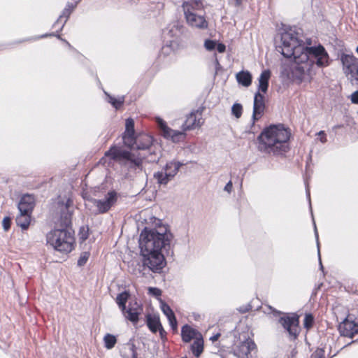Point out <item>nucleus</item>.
Returning a JSON list of instances; mask_svg holds the SVG:
<instances>
[{
	"label": "nucleus",
	"mask_w": 358,
	"mask_h": 358,
	"mask_svg": "<svg viewBox=\"0 0 358 358\" xmlns=\"http://www.w3.org/2000/svg\"><path fill=\"white\" fill-rule=\"evenodd\" d=\"M159 127L162 132V136L166 138H170L173 142H179L185 137V131H180L169 128L162 120L159 121Z\"/></svg>",
	"instance_id": "nucleus-13"
},
{
	"label": "nucleus",
	"mask_w": 358,
	"mask_h": 358,
	"mask_svg": "<svg viewBox=\"0 0 358 358\" xmlns=\"http://www.w3.org/2000/svg\"><path fill=\"white\" fill-rule=\"evenodd\" d=\"M315 64L319 67L327 66L329 64V55L321 45L315 46Z\"/></svg>",
	"instance_id": "nucleus-16"
},
{
	"label": "nucleus",
	"mask_w": 358,
	"mask_h": 358,
	"mask_svg": "<svg viewBox=\"0 0 358 358\" xmlns=\"http://www.w3.org/2000/svg\"><path fill=\"white\" fill-rule=\"evenodd\" d=\"M161 309L169 320V324L173 330L177 329V320L170 306L164 301H161Z\"/></svg>",
	"instance_id": "nucleus-21"
},
{
	"label": "nucleus",
	"mask_w": 358,
	"mask_h": 358,
	"mask_svg": "<svg viewBox=\"0 0 358 358\" xmlns=\"http://www.w3.org/2000/svg\"><path fill=\"white\" fill-rule=\"evenodd\" d=\"M290 132L282 125H271L259 136L261 149L268 153L282 155L289 150L288 140Z\"/></svg>",
	"instance_id": "nucleus-3"
},
{
	"label": "nucleus",
	"mask_w": 358,
	"mask_h": 358,
	"mask_svg": "<svg viewBox=\"0 0 358 358\" xmlns=\"http://www.w3.org/2000/svg\"><path fill=\"white\" fill-rule=\"evenodd\" d=\"M117 201V194L115 191H110L107 193L103 199H93L92 200L94 205L97 208V211L100 214L107 213Z\"/></svg>",
	"instance_id": "nucleus-6"
},
{
	"label": "nucleus",
	"mask_w": 358,
	"mask_h": 358,
	"mask_svg": "<svg viewBox=\"0 0 358 358\" xmlns=\"http://www.w3.org/2000/svg\"><path fill=\"white\" fill-rule=\"evenodd\" d=\"M310 167V164L308 163L306 168V179H305V183H306V194L307 197L309 201V206H310V214L312 216V219L313 220V211L312 210V206H311V200H310V187H309V180L310 178V176H308V169Z\"/></svg>",
	"instance_id": "nucleus-33"
},
{
	"label": "nucleus",
	"mask_w": 358,
	"mask_h": 358,
	"mask_svg": "<svg viewBox=\"0 0 358 358\" xmlns=\"http://www.w3.org/2000/svg\"><path fill=\"white\" fill-rule=\"evenodd\" d=\"M35 206V198L32 194L23 195L18 203L19 212L31 214Z\"/></svg>",
	"instance_id": "nucleus-17"
},
{
	"label": "nucleus",
	"mask_w": 358,
	"mask_h": 358,
	"mask_svg": "<svg viewBox=\"0 0 358 358\" xmlns=\"http://www.w3.org/2000/svg\"><path fill=\"white\" fill-rule=\"evenodd\" d=\"M313 322V316L312 314H307L306 315L305 320H304V327L306 329H309L311 327L312 324Z\"/></svg>",
	"instance_id": "nucleus-40"
},
{
	"label": "nucleus",
	"mask_w": 358,
	"mask_h": 358,
	"mask_svg": "<svg viewBox=\"0 0 358 358\" xmlns=\"http://www.w3.org/2000/svg\"><path fill=\"white\" fill-rule=\"evenodd\" d=\"M158 331H159L161 337L163 338L164 334H165V331L164 330L162 326L158 329Z\"/></svg>",
	"instance_id": "nucleus-52"
},
{
	"label": "nucleus",
	"mask_w": 358,
	"mask_h": 358,
	"mask_svg": "<svg viewBox=\"0 0 358 358\" xmlns=\"http://www.w3.org/2000/svg\"><path fill=\"white\" fill-rule=\"evenodd\" d=\"M265 108L264 103V96L260 94L259 92H257L255 94L254 97V104H253V113H252V120L255 122L258 120L262 115L264 110Z\"/></svg>",
	"instance_id": "nucleus-15"
},
{
	"label": "nucleus",
	"mask_w": 358,
	"mask_h": 358,
	"mask_svg": "<svg viewBox=\"0 0 358 358\" xmlns=\"http://www.w3.org/2000/svg\"><path fill=\"white\" fill-rule=\"evenodd\" d=\"M224 189V191H226V192H227L229 193H230L231 192V189H232V182H231V181H229L226 184Z\"/></svg>",
	"instance_id": "nucleus-48"
},
{
	"label": "nucleus",
	"mask_w": 358,
	"mask_h": 358,
	"mask_svg": "<svg viewBox=\"0 0 358 358\" xmlns=\"http://www.w3.org/2000/svg\"><path fill=\"white\" fill-rule=\"evenodd\" d=\"M153 139L150 136L147 134H143L134 138V142L129 146L131 148H136L139 150H150L152 145Z\"/></svg>",
	"instance_id": "nucleus-18"
},
{
	"label": "nucleus",
	"mask_w": 358,
	"mask_h": 358,
	"mask_svg": "<svg viewBox=\"0 0 358 358\" xmlns=\"http://www.w3.org/2000/svg\"><path fill=\"white\" fill-rule=\"evenodd\" d=\"M70 13H71V10L70 8H66L64 10H63V13L62 14L59 16V17L58 18L57 21V23L60 20H62L64 17H66V20H65V22L66 21L67 18L69 17L70 15Z\"/></svg>",
	"instance_id": "nucleus-42"
},
{
	"label": "nucleus",
	"mask_w": 358,
	"mask_h": 358,
	"mask_svg": "<svg viewBox=\"0 0 358 358\" xmlns=\"http://www.w3.org/2000/svg\"><path fill=\"white\" fill-rule=\"evenodd\" d=\"M173 238V234L165 226L145 227L139 237L143 266L153 272H159L166 265L164 253L169 252Z\"/></svg>",
	"instance_id": "nucleus-2"
},
{
	"label": "nucleus",
	"mask_w": 358,
	"mask_h": 358,
	"mask_svg": "<svg viewBox=\"0 0 358 358\" xmlns=\"http://www.w3.org/2000/svg\"><path fill=\"white\" fill-rule=\"evenodd\" d=\"M313 355H311L310 358H312V357H313Z\"/></svg>",
	"instance_id": "nucleus-55"
},
{
	"label": "nucleus",
	"mask_w": 358,
	"mask_h": 358,
	"mask_svg": "<svg viewBox=\"0 0 358 358\" xmlns=\"http://www.w3.org/2000/svg\"><path fill=\"white\" fill-rule=\"evenodd\" d=\"M234 6L239 7L242 4L243 0H229Z\"/></svg>",
	"instance_id": "nucleus-49"
},
{
	"label": "nucleus",
	"mask_w": 358,
	"mask_h": 358,
	"mask_svg": "<svg viewBox=\"0 0 358 358\" xmlns=\"http://www.w3.org/2000/svg\"><path fill=\"white\" fill-rule=\"evenodd\" d=\"M271 77V71L264 70L262 72L259 78V90L263 93H266L268 87V80Z\"/></svg>",
	"instance_id": "nucleus-24"
},
{
	"label": "nucleus",
	"mask_w": 358,
	"mask_h": 358,
	"mask_svg": "<svg viewBox=\"0 0 358 358\" xmlns=\"http://www.w3.org/2000/svg\"><path fill=\"white\" fill-rule=\"evenodd\" d=\"M317 136V140H319L321 143H324L327 141L326 134L323 131H320Z\"/></svg>",
	"instance_id": "nucleus-44"
},
{
	"label": "nucleus",
	"mask_w": 358,
	"mask_h": 358,
	"mask_svg": "<svg viewBox=\"0 0 358 358\" xmlns=\"http://www.w3.org/2000/svg\"><path fill=\"white\" fill-rule=\"evenodd\" d=\"M315 358H325L324 351L322 349H317L315 354Z\"/></svg>",
	"instance_id": "nucleus-46"
},
{
	"label": "nucleus",
	"mask_w": 358,
	"mask_h": 358,
	"mask_svg": "<svg viewBox=\"0 0 358 358\" xmlns=\"http://www.w3.org/2000/svg\"><path fill=\"white\" fill-rule=\"evenodd\" d=\"M350 100L353 103H358V90L355 91L351 94Z\"/></svg>",
	"instance_id": "nucleus-45"
},
{
	"label": "nucleus",
	"mask_w": 358,
	"mask_h": 358,
	"mask_svg": "<svg viewBox=\"0 0 358 358\" xmlns=\"http://www.w3.org/2000/svg\"><path fill=\"white\" fill-rule=\"evenodd\" d=\"M181 358H187L186 357H181Z\"/></svg>",
	"instance_id": "nucleus-56"
},
{
	"label": "nucleus",
	"mask_w": 358,
	"mask_h": 358,
	"mask_svg": "<svg viewBox=\"0 0 358 358\" xmlns=\"http://www.w3.org/2000/svg\"><path fill=\"white\" fill-rule=\"evenodd\" d=\"M216 48H217V50L219 52H220V53H222V52H225L226 46L223 43H218V44H217L216 45Z\"/></svg>",
	"instance_id": "nucleus-47"
},
{
	"label": "nucleus",
	"mask_w": 358,
	"mask_h": 358,
	"mask_svg": "<svg viewBox=\"0 0 358 358\" xmlns=\"http://www.w3.org/2000/svg\"><path fill=\"white\" fill-rule=\"evenodd\" d=\"M154 178L160 185H166L171 180V179L168 177V174L164 171V169L162 171L155 172L154 173Z\"/></svg>",
	"instance_id": "nucleus-31"
},
{
	"label": "nucleus",
	"mask_w": 358,
	"mask_h": 358,
	"mask_svg": "<svg viewBox=\"0 0 358 358\" xmlns=\"http://www.w3.org/2000/svg\"><path fill=\"white\" fill-rule=\"evenodd\" d=\"M31 214L20 212L15 219L17 225L20 227L23 230L27 229L31 222Z\"/></svg>",
	"instance_id": "nucleus-25"
},
{
	"label": "nucleus",
	"mask_w": 358,
	"mask_h": 358,
	"mask_svg": "<svg viewBox=\"0 0 358 358\" xmlns=\"http://www.w3.org/2000/svg\"><path fill=\"white\" fill-rule=\"evenodd\" d=\"M185 16L204 12V6L201 0H188L182 3Z\"/></svg>",
	"instance_id": "nucleus-12"
},
{
	"label": "nucleus",
	"mask_w": 358,
	"mask_h": 358,
	"mask_svg": "<svg viewBox=\"0 0 358 358\" xmlns=\"http://www.w3.org/2000/svg\"><path fill=\"white\" fill-rule=\"evenodd\" d=\"M72 201L68 199L66 205V211L61 214L60 224L62 229H69V227L71 224V213L69 210V207Z\"/></svg>",
	"instance_id": "nucleus-23"
},
{
	"label": "nucleus",
	"mask_w": 358,
	"mask_h": 358,
	"mask_svg": "<svg viewBox=\"0 0 358 358\" xmlns=\"http://www.w3.org/2000/svg\"><path fill=\"white\" fill-rule=\"evenodd\" d=\"M146 324L150 330L156 333L158 329L162 327L159 317L156 315H151L150 314L146 316Z\"/></svg>",
	"instance_id": "nucleus-26"
},
{
	"label": "nucleus",
	"mask_w": 358,
	"mask_h": 358,
	"mask_svg": "<svg viewBox=\"0 0 358 358\" xmlns=\"http://www.w3.org/2000/svg\"><path fill=\"white\" fill-rule=\"evenodd\" d=\"M256 349V344L248 338L241 342L234 350V355L237 358H252V352Z\"/></svg>",
	"instance_id": "nucleus-9"
},
{
	"label": "nucleus",
	"mask_w": 358,
	"mask_h": 358,
	"mask_svg": "<svg viewBox=\"0 0 358 358\" xmlns=\"http://www.w3.org/2000/svg\"><path fill=\"white\" fill-rule=\"evenodd\" d=\"M204 107H200L196 110L192 111L187 116L182 126L183 131L192 130L201 127L204 121L202 119V113Z\"/></svg>",
	"instance_id": "nucleus-8"
},
{
	"label": "nucleus",
	"mask_w": 358,
	"mask_h": 358,
	"mask_svg": "<svg viewBox=\"0 0 358 358\" xmlns=\"http://www.w3.org/2000/svg\"><path fill=\"white\" fill-rule=\"evenodd\" d=\"M103 341L105 347L107 349H112L117 343V339L115 336L110 334H107L105 335L103 338Z\"/></svg>",
	"instance_id": "nucleus-34"
},
{
	"label": "nucleus",
	"mask_w": 358,
	"mask_h": 358,
	"mask_svg": "<svg viewBox=\"0 0 358 358\" xmlns=\"http://www.w3.org/2000/svg\"><path fill=\"white\" fill-rule=\"evenodd\" d=\"M309 159L311 162V156L310 155H309Z\"/></svg>",
	"instance_id": "nucleus-54"
},
{
	"label": "nucleus",
	"mask_w": 358,
	"mask_h": 358,
	"mask_svg": "<svg viewBox=\"0 0 358 358\" xmlns=\"http://www.w3.org/2000/svg\"><path fill=\"white\" fill-rule=\"evenodd\" d=\"M220 336V334H217L214 336H213L211 338H210V340L212 341H215L217 340H218L219 337Z\"/></svg>",
	"instance_id": "nucleus-51"
},
{
	"label": "nucleus",
	"mask_w": 358,
	"mask_h": 358,
	"mask_svg": "<svg viewBox=\"0 0 358 358\" xmlns=\"http://www.w3.org/2000/svg\"><path fill=\"white\" fill-rule=\"evenodd\" d=\"M80 238L84 241L88 238L89 236V229L88 227H83L80 229L79 233Z\"/></svg>",
	"instance_id": "nucleus-39"
},
{
	"label": "nucleus",
	"mask_w": 358,
	"mask_h": 358,
	"mask_svg": "<svg viewBox=\"0 0 358 358\" xmlns=\"http://www.w3.org/2000/svg\"><path fill=\"white\" fill-rule=\"evenodd\" d=\"M105 155L110 157L129 171L139 172L143 170L142 164L145 156H141V153L136 155L120 148H112L105 153Z\"/></svg>",
	"instance_id": "nucleus-4"
},
{
	"label": "nucleus",
	"mask_w": 358,
	"mask_h": 358,
	"mask_svg": "<svg viewBox=\"0 0 358 358\" xmlns=\"http://www.w3.org/2000/svg\"><path fill=\"white\" fill-rule=\"evenodd\" d=\"M148 290L149 293L155 296H159L162 294V291L156 287H150Z\"/></svg>",
	"instance_id": "nucleus-43"
},
{
	"label": "nucleus",
	"mask_w": 358,
	"mask_h": 358,
	"mask_svg": "<svg viewBox=\"0 0 358 358\" xmlns=\"http://www.w3.org/2000/svg\"><path fill=\"white\" fill-rule=\"evenodd\" d=\"M130 296V294L127 291L122 292L117 294L116 297V303H117L122 313H125L126 303Z\"/></svg>",
	"instance_id": "nucleus-29"
},
{
	"label": "nucleus",
	"mask_w": 358,
	"mask_h": 358,
	"mask_svg": "<svg viewBox=\"0 0 358 358\" xmlns=\"http://www.w3.org/2000/svg\"><path fill=\"white\" fill-rule=\"evenodd\" d=\"M318 257H319L320 268H321L322 270H323V266H322V262H321L320 252V249L319 248H318Z\"/></svg>",
	"instance_id": "nucleus-53"
},
{
	"label": "nucleus",
	"mask_w": 358,
	"mask_h": 358,
	"mask_svg": "<svg viewBox=\"0 0 358 358\" xmlns=\"http://www.w3.org/2000/svg\"><path fill=\"white\" fill-rule=\"evenodd\" d=\"M11 220L9 217H5L2 221L3 228L5 231H8L10 227Z\"/></svg>",
	"instance_id": "nucleus-41"
},
{
	"label": "nucleus",
	"mask_w": 358,
	"mask_h": 358,
	"mask_svg": "<svg viewBox=\"0 0 358 358\" xmlns=\"http://www.w3.org/2000/svg\"><path fill=\"white\" fill-rule=\"evenodd\" d=\"M191 350L194 355L199 357L203 351V341L202 338H196L191 345Z\"/></svg>",
	"instance_id": "nucleus-30"
},
{
	"label": "nucleus",
	"mask_w": 358,
	"mask_h": 358,
	"mask_svg": "<svg viewBox=\"0 0 358 358\" xmlns=\"http://www.w3.org/2000/svg\"><path fill=\"white\" fill-rule=\"evenodd\" d=\"M143 310L142 306L136 301H131L128 308L126 307L125 313H122L126 319L136 324L138 321L139 315Z\"/></svg>",
	"instance_id": "nucleus-14"
},
{
	"label": "nucleus",
	"mask_w": 358,
	"mask_h": 358,
	"mask_svg": "<svg viewBox=\"0 0 358 358\" xmlns=\"http://www.w3.org/2000/svg\"><path fill=\"white\" fill-rule=\"evenodd\" d=\"M216 41L210 39H207L204 42V47L209 51L213 50L216 48Z\"/></svg>",
	"instance_id": "nucleus-38"
},
{
	"label": "nucleus",
	"mask_w": 358,
	"mask_h": 358,
	"mask_svg": "<svg viewBox=\"0 0 358 358\" xmlns=\"http://www.w3.org/2000/svg\"><path fill=\"white\" fill-rule=\"evenodd\" d=\"M184 165L183 163L177 161H171L164 166V170L167 173L168 177L171 180L173 179L175 176L178 173L181 166Z\"/></svg>",
	"instance_id": "nucleus-22"
},
{
	"label": "nucleus",
	"mask_w": 358,
	"mask_h": 358,
	"mask_svg": "<svg viewBox=\"0 0 358 358\" xmlns=\"http://www.w3.org/2000/svg\"><path fill=\"white\" fill-rule=\"evenodd\" d=\"M279 323L288 331L292 339H295L299 333V317L293 315L280 317Z\"/></svg>",
	"instance_id": "nucleus-10"
},
{
	"label": "nucleus",
	"mask_w": 358,
	"mask_h": 358,
	"mask_svg": "<svg viewBox=\"0 0 358 358\" xmlns=\"http://www.w3.org/2000/svg\"><path fill=\"white\" fill-rule=\"evenodd\" d=\"M341 61L344 74L352 80L358 71V59L351 55L343 54Z\"/></svg>",
	"instance_id": "nucleus-7"
},
{
	"label": "nucleus",
	"mask_w": 358,
	"mask_h": 358,
	"mask_svg": "<svg viewBox=\"0 0 358 358\" xmlns=\"http://www.w3.org/2000/svg\"><path fill=\"white\" fill-rule=\"evenodd\" d=\"M236 77L238 83L244 87H248L252 83V75L249 71H240Z\"/></svg>",
	"instance_id": "nucleus-27"
},
{
	"label": "nucleus",
	"mask_w": 358,
	"mask_h": 358,
	"mask_svg": "<svg viewBox=\"0 0 358 358\" xmlns=\"http://www.w3.org/2000/svg\"><path fill=\"white\" fill-rule=\"evenodd\" d=\"M109 97V102L113 105V107H115L116 109L120 108L124 101V96L120 97L118 99H115L114 97H112L110 96H108Z\"/></svg>",
	"instance_id": "nucleus-35"
},
{
	"label": "nucleus",
	"mask_w": 358,
	"mask_h": 358,
	"mask_svg": "<svg viewBox=\"0 0 358 358\" xmlns=\"http://www.w3.org/2000/svg\"><path fill=\"white\" fill-rule=\"evenodd\" d=\"M243 107L241 103H234L231 108L232 114L236 117H241L242 115Z\"/></svg>",
	"instance_id": "nucleus-36"
},
{
	"label": "nucleus",
	"mask_w": 358,
	"mask_h": 358,
	"mask_svg": "<svg viewBox=\"0 0 358 358\" xmlns=\"http://www.w3.org/2000/svg\"><path fill=\"white\" fill-rule=\"evenodd\" d=\"M90 256V253L89 252L85 251L80 254V256L78 260V266H83L87 262L89 257Z\"/></svg>",
	"instance_id": "nucleus-37"
},
{
	"label": "nucleus",
	"mask_w": 358,
	"mask_h": 358,
	"mask_svg": "<svg viewBox=\"0 0 358 358\" xmlns=\"http://www.w3.org/2000/svg\"><path fill=\"white\" fill-rule=\"evenodd\" d=\"M47 243L55 250L69 253L73 249L74 237L69 229H55L46 235Z\"/></svg>",
	"instance_id": "nucleus-5"
},
{
	"label": "nucleus",
	"mask_w": 358,
	"mask_h": 358,
	"mask_svg": "<svg viewBox=\"0 0 358 358\" xmlns=\"http://www.w3.org/2000/svg\"><path fill=\"white\" fill-rule=\"evenodd\" d=\"M338 329L342 336L352 338L355 334H358V324L345 320L339 324Z\"/></svg>",
	"instance_id": "nucleus-19"
},
{
	"label": "nucleus",
	"mask_w": 358,
	"mask_h": 358,
	"mask_svg": "<svg viewBox=\"0 0 358 358\" xmlns=\"http://www.w3.org/2000/svg\"><path fill=\"white\" fill-rule=\"evenodd\" d=\"M147 152H148V155L146 153L141 154V156H145L143 161L145 160L148 163L158 162L160 156H159L155 150H152V148H150V150H147Z\"/></svg>",
	"instance_id": "nucleus-32"
},
{
	"label": "nucleus",
	"mask_w": 358,
	"mask_h": 358,
	"mask_svg": "<svg viewBox=\"0 0 358 358\" xmlns=\"http://www.w3.org/2000/svg\"><path fill=\"white\" fill-rule=\"evenodd\" d=\"M276 49L285 57L293 58V62L281 67L280 75L287 80L301 83L310 73L313 65V47H306L298 34L289 29L281 34L280 43Z\"/></svg>",
	"instance_id": "nucleus-1"
},
{
	"label": "nucleus",
	"mask_w": 358,
	"mask_h": 358,
	"mask_svg": "<svg viewBox=\"0 0 358 358\" xmlns=\"http://www.w3.org/2000/svg\"><path fill=\"white\" fill-rule=\"evenodd\" d=\"M126 130L123 136L124 143L126 145L130 146L134 142V121L132 118L126 120Z\"/></svg>",
	"instance_id": "nucleus-20"
},
{
	"label": "nucleus",
	"mask_w": 358,
	"mask_h": 358,
	"mask_svg": "<svg viewBox=\"0 0 358 358\" xmlns=\"http://www.w3.org/2000/svg\"><path fill=\"white\" fill-rule=\"evenodd\" d=\"M187 24L195 29H206L208 27V22L205 17V12L201 13H195L185 16Z\"/></svg>",
	"instance_id": "nucleus-11"
},
{
	"label": "nucleus",
	"mask_w": 358,
	"mask_h": 358,
	"mask_svg": "<svg viewBox=\"0 0 358 358\" xmlns=\"http://www.w3.org/2000/svg\"><path fill=\"white\" fill-rule=\"evenodd\" d=\"M132 358H137V353L135 350V347L133 345L131 348Z\"/></svg>",
	"instance_id": "nucleus-50"
},
{
	"label": "nucleus",
	"mask_w": 358,
	"mask_h": 358,
	"mask_svg": "<svg viewBox=\"0 0 358 358\" xmlns=\"http://www.w3.org/2000/svg\"><path fill=\"white\" fill-rule=\"evenodd\" d=\"M196 331L188 325H185L182 327L181 336L182 341L185 343H189L196 336Z\"/></svg>",
	"instance_id": "nucleus-28"
}]
</instances>
